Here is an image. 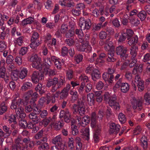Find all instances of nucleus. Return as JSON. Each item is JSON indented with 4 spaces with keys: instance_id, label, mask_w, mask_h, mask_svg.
I'll list each match as a JSON object with an SVG mask.
<instances>
[{
    "instance_id": "nucleus-1",
    "label": "nucleus",
    "mask_w": 150,
    "mask_h": 150,
    "mask_svg": "<svg viewBox=\"0 0 150 150\" xmlns=\"http://www.w3.org/2000/svg\"><path fill=\"white\" fill-rule=\"evenodd\" d=\"M103 113V111L101 110L99 112L98 116H97L96 113L94 112H93L91 115V126L92 128H94L95 132L93 134V138L96 142H98L99 140L101 130L100 125L97 123V119H102Z\"/></svg>"
},
{
    "instance_id": "nucleus-2",
    "label": "nucleus",
    "mask_w": 150,
    "mask_h": 150,
    "mask_svg": "<svg viewBox=\"0 0 150 150\" xmlns=\"http://www.w3.org/2000/svg\"><path fill=\"white\" fill-rule=\"evenodd\" d=\"M111 38H108L106 41V44L107 45L105 47V50L106 51L108 52V54L109 56L107 59V60L109 62H114L115 59L113 57L115 53V48L112 42L110 41Z\"/></svg>"
},
{
    "instance_id": "nucleus-3",
    "label": "nucleus",
    "mask_w": 150,
    "mask_h": 150,
    "mask_svg": "<svg viewBox=\"0 0 150 150\" xmlns=\"http://www.w3.org/2000/svg\"><path fill=\"white\" fill-rule=\"evenodd\" d=\"M30 61L33 62L32 66L33 67L40 70L44 68V65H42L40 62V59L36 54L33 55L30 59Z\"/></svg>"
},
{
    "instance_id": "nucleus-4",
    "label": "nucleus",
    "mask_w": 150,
    "mask_h": 150,
    "mask_svg": "<svg viewBox=\"0 0 150 150\" xmlns=\"http://www.w3.org/2000/svg\"><path fill=\"white\" fill-rule=\"evenodd\" d=\"M52 62H53L56 67L57 68H60L62 64L59 62V60L57 57L54 56L51 57V59L47 58L44 60V64L45 67L49 68L50 65L52 64Z\"/></svg>"
},
{
    "instance_id": "nucleus-5",
    "label": "nucleus",
    "mask_w": 150,
    "mask_h": 150,
    "mask_svg": "<svg viewBox=\"0 0 150 150\" xmlns=\"http://www.w3.org/2000/svg\"><path fill=\"white\" fill-rule=\"evenodd\" d=\"M33 109L35 112V113H31L29 115V118L31 119H34L33 122L36 123H38L40 120V118L37 116V114H39L40 112V108L38 107L36 104H34Z\"/></svg>"
},
{
    "instance_id": "nucleus-6",
    "label": "nucleus",
    "mask_w": 150,
    "mask_h": 150,
    "mask_svg": "<svg viewBox=\"0 0 150 150\" xmlns=\"http://www.w3.org/2000/svg\"><path fill=\"white\" fill-rule=\"evenodd\" d=\"M133 84L136 87V84L138 87L139 91H143L144 88V82L140 78L139 76L136 75L135 77V81H132Z\"/></svg>"
},
{
    "instance_id": "nucleus-7",
    "label": "nucleus",
    "mask_w": 150,
    "mask_h": 150,
    "mask_svg": "<svg viewBox=\"0 0 150 150\" xmlns=\"http://www.w3.org/2000/svg\"><path fill=\"white\" fill-rule=\"evenodd\" d=\"M127 48L124 47L123 46H120L117 47L116 49V52L117 55H120L122 60H125L127 57V55L126 54Z\"/></svg>"
},
{
    "instance_id": "nucleus-8",
    "label": "nucleus",
    "mask_w": 150,
    "mask_h": 150,
    "mask_svg": "<svg viewBox=\"0 0 150 150\" xmlns=\"http://www.w3.org/2000/svg\"><path fill=\"white\" fill-rule=\"evenodd\" d=\"M72 110L73 113H78L81 115L84 114L85 112V107L83 104L77 105L74 104L72 105Z\"/></svg>"
},
{
    "instance_id": "nucleus-9",
    "label": "nucleus",
    "mask_w": 150,
    "mask_h": 150,
    "mask_svg": "<svg viewBox=\"0 0 150 150\" xmlns=\"http://www.w3.org/2000/svg\"><path fill=\"white\" fill-rule=\"evenodd\" d=\"M79 25L82 30H88L90 27L91 22L89 19L86 21L84 18H81L79 19Z\"/></svg>"
},
{
    "instance_id": "nucleus-10",
    "label": "nucleus",
    "mask_w": 150,
    "mask_h": 150,
    "mask_svg": "<svg viewBox=\"0 0 150 150\" xmlns=\"http://www.w3.org/2000/svg\"><path fill=\"white\" fill-rule=\"evenodd\" d=\"M43 78V74L38 71L33 72L31 76V79L33 82L36 83Z\"/></svg>"
},
{
    "instance_id": "nucleus-11",
    "label": "nucleus",
    "mask_w": 150,
    "mask_h": 150,
    "mask_svg": "<svg viewBox=\"0 0 150 150\" xmlns=\"http://www.w3.org/2000/svg\"><path fill=\"white\" fill-rule=\"evenodd\" d=\"M60 117H64L65 122L67 123L71 121L72 118L70 113L67 109L66 110H61L60 113Z\"/></svg>"
},
{
    "instance_id": "nucleus-12",
    "label": "nucleus",
    "mask_w": 150,
    "mask_h": 150,
    "mask_svg": "<svg viewBox=\"0 0 150 150\" xmlns=\"http://www.w3.org/2000/svg\"><path fill=\"white\" fill-rule=\"evenodd\" d=\"M52 142L54 144H57L58 147H60L61 150H64V149H66V147L64 144H63L62 143V139L60 135H57L54 138L52 139Z\"/></svg>"
},
{
    "instance_id": "nucleus-13",
    "label": "nucleus",
    "mask_w": 150,
    "mask_h": 150,
    "mask_svg": "<svg viewBox=\"0 0 150 150\" xmlns=\"http://www.w3.org/2000/svg\"><path fill=\"white\" fill-rule=\"evenodd\" d=\"M111 73L109 71V73H104L103 75V79L107 83L112 84L113 83L114 76L110 74Z\"/></svg>"
},
{
    "instance_id": "nucleus-14",
    "label": "nucleus",
    "mask_w": 150,
    "mask_h": 150,
    "mask_svg": "<svg viewBox=\"0 0 150 150\" xmlns=\"http://www.w3.org/2000/svg\"><path fill=\"white\" fill-rule=\"evenodd\" d=\"M22 105L21 99L17 97L12 100L11 107L13 110H16Z\"/></svg>"
},
{
    "instance_id": "nucleus-15",
    "label": "nucleus",
    "mask_w": 150,
    "mask_h": 150,
    "mask_svg": "<svg viewBox=\"0 0 150 150\" xmlns=\"http://www.w3.org/2000/svg\"><path fill=\"white\" fill-rule=\"evenodd\" d=\"M90 117L86 115L82 118L78 119L79 124L80 126L85 127L90 122Z\"/></svg>"
},
{
    "instance_id": "nucleus-16",
    "label": "nucleus",
    "mask_w": 150,
    "mask_h": 150,
    "mask_svg": "<svg viewBox=\"0 0 150 150\" xmlns=\"http://www.w3.org/2000/svg\"><path fill=\"white\" fill-rule=\"evenodd\" d=\"M108 102L110 106L112 108L116 110H119L120 109L119 104L116 102L115 97H110Z\"/></svg>"
},
{
    "instance_id": "nucleus-17",
    "label": "nucleus",
    "mask_w": 150,
    "mask_h": 150,
    "mask_svg": "<svg viewBox=\"0 0 150 150\" xmlns=\"http://www.w3.org/2000/svg\"><path fill=\"white\" fill-rule=\"evenodd\" d=\"M15 112L17 117L19 118L23 119L25 118L26 115L24 112L23 108L21 106L15 110Z\"/></svg>"
},
{
    "instance_id": "nucleus-18",
    "label": "nucleus",
    "mask_w": 150,
    "mask_h": 150,
    "mask_svg": "<svg viewBox=\"0 0 150 150\" xmlns=\"http://www.w3.org/2000/svg\"><path fill=\"white\" fill-rule=\"evenodd\" d=\"M133 101L132 103L133 108L135 109L137 107L141 106L143 102V98L140 97L139 98L137 99H133Z\"/></svg>"
},
{
    "instance_id": "nucleus-19",
    "label": "nucleus",
    "mask_w": 150,
    "mask_h": 150,
    "mask_svg": "<svg viewBox=\"0 0 150 150\" xmlns=\"http://www.w3.org/2000/svg\"><path fill=\"white\" fill-rule=\"evenodd\" d=\"M120 128V125H116L114 123H111L110 125V133L112 134L115 132H118Z\"/></svg>"
},
{
    "instance_id": "nucleus-20",
    "label": "nucleus",
    "mask_w": 150,
    "mask_h": 150,
    "mask_svg": "<svg viewBox=\"0 0 150 150\" xmlns=\"http://www.w3.org/2000/svg\"><path fill=\"white\" fill-rule=\"evenodd\" d=\"M51 127L55 129L58 130L60 129L64 125V122L62 121H59L55 123L51 124Z\"/></svg>"
},
{
    "instance_id": "nucleus-21",
    "label": "nucleus",
    "mask_w": 150,
    "mask_h": 150,
    "mask_svg": "<svg viewBox=\"0 0 150 150\" xmlns=\"http://www.w3.org/2000/svg\"><path fill=\"white\" fill-rule=\"evenodd\" d=\"M136 67L134 68L133 71V73L134 74L136 75H139L142 71L143 65L142 64H137L136 66Z\"/></svg>"
},
{
    "instance_id": "nucleus-22",
    "label": "nucleus",
    "mask_w": 150,
    "mask_h": 150,
    "mask_svg": "<svg viewBox=\"0 0 150 150\" xmlns=\"http://www.w3.org/2000/svg\"><path fill=\"white\" fill-rule=\"evenodd\" d=\"M121 91L122 92L125 93L129 90V85L128 83H121Z\"/></svg>"
},
{
    "instance_id": "nucleus-23",
    "label": "nucleus",
    "mask_w": 150,
    "mask_h": 150,
    "mask_svg": "<svg viewBox=\"0 0 150 150\" xmlns=\"http://www.w3.org/2000/svg\"><path fill=\"white\" fill-rule=\"evenodd\" d=\"M81 132L82 133V134L85 137L86 139L88 140L89 138V130L88 127H86L85 128H83L81 129Z\"/></svg>"
},
{
    "instance_id": "nucleus-24",
    "label": "nucleus",
    "mask_w": 150,
    "mask_h": 150,
    "mask_svg": "<svg viewBox=\"0 0 150 150\" xmlns=\"http://www.w3.org/2000/svg\"><path fill=\"white\" fill-rule=\"evenodd\" d=\"M91 76L92 79L93 81H96L100 76L99 71L98 69H95L92 73Z\"/></svg>"
},
{
    "instance_id": "nucleus-25",
    "label": "nucleus",
    "mask_w": 150,
    "mask_h": 150,
    "mask_svg": "<svg viewBox=\"0 0 150 150\" xmlns=\"http://www.w3.org/2000/svg\"><path fill=\"white\" fill-rule=\"evenodd\" d=\"M30 46L31 48L35 49L41 44L40 41L38 40H31Z\"/></svg>"
},
{
    "instance_id": "nucleus-26",
    "label": "nucleus",
    "mask_w": 150,
    "mask_h": 150,
    "mask_svg": "<svg viewBox=\"0 0 150 150\" xmlns=\"http://www.w3.org/2000/svg\"><path fill=\"white\" fill-rule=\"evenodd\" d=\"M141 142L144 150H147L148 147L147 139L145 136H143L142 137L141 139Z\"/></svg>"
},
{
    "instance_id": "nucleus-27",
    "label": "nucleus",
    "mask_w": 150,
    "mask_h": 150,
    "mask_svg": "<svg viewBox=\"0 0 150 150\" xmlns=\"http://www.w3.org/2000/svg\"><path fill=\"white\" fill-rule=\"evenodd\" d=\"M138 51V48L137 46H133L130 48V54L133 58L137 56Z\"/></svg>"
},
{
    "instance_id": "nucleus-28",
    "label": "nucleus",
    "mask_w": 150,
    "mask_h": 150,
    "mask_svg": "<svg viewBox=\"0 0 150 150\" xmlns=\"http://www.w3.org/2000/svg\"><path fill=\"white\" fill-rule=\"evenodd\" d=\"M94 95L92 93H89L87 95V100L89 104L91 106L94 105V99L93 98Z\"/></svg>"
},
{
    "instance_id": "nucleus-29",
    "label": "nucleus",
    "mask_w": 150,
    "mask_h": 150,
    "mask_svg": "<svg viewBox=\"0 0 150 150\" xmlns=\"http://www.w3.org/2000/svg\"><path fill=\"white\" fill-rule=\"evenodd\" d=\"M50 80V81L52 82V88L51 90V91L52 92H54L57 89V87L55 86L58 82V79L57 78H54L53 79Z\"/></svg>"
},
{
    "instance_id": "nucleus-30",
    "label": "nucleus",
    "mask_w": 150,
    "mask_h": 150,
    "mask_svg": "<svg viewBox=\"0 0 150 150\" xmlns=\"http://www.w3.org/2000/svg\"><path fill=\"white\" fill-rule=\"evenodd\" d=\"M102 91H97L95 92L96 101L99 103L101 102L103 99V95H102Z\"/></svg>"
},
{
    "instance_id": "nucleus-31",
    "label": "nucleus",
    "mask_w": 150,
    "mask_h": 150,
    "mask_svg": "<svg viewBox=\"0 0 150 150\" xmlns=\"http://www.w3.org/2000/svg\"><path fill=\"white\" fill-rule=\"evenodd\" d=\"M128 41V44L129 45H135L137 43L138 41V37L137 35L134 37L131 38H129Z\"/></svg>"
},
{
    "instance_id": "nucleus-32",
    "label": "nucleus",
    "mask_w": 150,
    "mask_h": 150,
    "mask_svg": "<svg viewBox=\"0 0 150 150\" xmlns=\"http://www.w3.org/2000/svg\"><path fill=\"white\" fill-rule=\"evenodd\" d=\"M33 21V18L30 17L26 19H24L21 22V25L23 26H25L28 24H30Z\"/></svg>"
},
{
    "instance_id": "nucleus-33",
    "label": "nucleus",
    "mask_w": 150,
    "mask_h": 150,
    "mask_svg": "<svg viewBox=\"0 0 150 150\" xmlns=\"http://www.w3.org/2000/svg\"><path fill=\"white\" fill-rule=\"evenodd\" d=\"M9 29L7 28L4 31L1 32V33L0 38L2 40H4L5 38L8 37L9 35Z\"/></svg>"
},
{
    "instance_id": "nucleus-34",
    "label": "nucleus",
    "mask_w": 150,
    "mask_h": 150,
    "mask_svg": "<svg viewBox=\"0 0 150 150\" xmlns=\"http://www.w3.org/2000/svg\"><path fill=\"white\" fill-rule=\"evenodd\" d=\"M7 110V107L4 102H3L0 105V114H3Z\"/></svg>"
},
{
    "instance_id": "nucleus-35",
    "label": "nucleus",
    "mask_w": 150,
    "mask_h": 150,
    "mask_svg": "<svg viewBox=\"0 0 150 150\" xmlns=\"http://www.w3.org/2000/svg\"><path fill=\"white\" fill-rule=\"evenodd\" d=\"M32 86V84L31 83L27 82L25 83L21 87V90L25 91L27 89L30 88Z\"/></svg>"
},
{
    "instance_id": "nucleus-36",
    "label": "nucleus",
    "mask_w": 150,
    "mask_h": 150,
    "mask_svg": "<svg viewBox=\"0 0 150 150\" xmlns=\"http://www.w3.org/2000/svg\"><path fill=\"white\" fill-rule=\"evenodd\" d=\"M75 142L76 144V150H81L82 144L81 142L80 138L79 137H76L75 139Z\"/></svg>"
},
{
    "instance_id": "nucleus-37",
    "label": "nucleus",
    "mask_w": 150,
    "mask_h": 150,
    "mask_svg": "<svg viewBox=\"0 0 150 150\" xmlns=\"http://www.w3.org/2000/svg\"><path fill=\"white\" fill-rule=\"evenodd\" d=\"M129 20L131 24L135 26L138 25L140 23L139 20L134 17L129 18Z\"/></svg>"
},
{
    "instance_id": "nucleus-38",
    "label": "nucleus",
    "mask_w": 150,
    "mask_h": 150,
    "mask_svg": "<svg viewBox=\"0 0 150 150\" xmlns=\"http://www.w3.org/2000/svg\"><path fill=\"white\" fill-rule=\"evenodd\" d=\"M18 71L17 69L13 70L12 71L11 75V77L12 79L13 80H17L19 76Z\"/></svg>"
},
{
    "instance_id": "nucleus-39",
    "label": "nucleus",
    "mask_w": 150,
    "mask_h": 150,
    "mask_svg": "<svg viewBox=\"0 0 150 150\" xmlns=\"http://www.w3.org/2000/svg\"><path fill=\"white\" fill-rule=\"evenodd\" d=\"M59 4L64 7H71L73 6V3H66L64 1H62L60 0L59 2Z\"/></svg>"
},
{
    "instance_id": "nucleus-40",
    "label": "nucleus",
    "mask_w": 150,
    "mask_h": 150,
    "mask_svg": "<svg viewBox=\"0 0 150 150\" xmlns=\"http://www.w3.org/2000/svg\"><path fill=\"white\" fill-rule=\"evenodd\" d=\"M27 70L25 68H23L19 73V77L21 79H23L26 76L27 74Z\"/></svg>"
},
{
    "instance_id": "nucleus-41",
    "label": "nucleus",
    "mask_w": 150,
    "mask_h": 150,
    "mask_svg": "<svg viewBox=\"0 0 150 150\" xmlns=\"http://www.w3.org/2000/svg\"><path fill=\"white\" fill-rule=\"evenodd\" d=\"M146 13L144 11H140L137 14V16L141 21H144L146 17Z\"/></svg>"
},
{
    "instance_id": "nucleus-42",
    "label": "nucleus",
    "mask_w": 150,
    "mask_h": 150,
    "mask_svg": "<svg viewBox=\"0 0 150 150\" xmlns=\"http://www.w3.org/2000/svg\"><path fill=\"white\" fill-rule=\"evenodd\" d=\"M38 148L40 150H49L50 147L47 143L44 142L42 145L39 146Z\"/></svg>"
},
{
    "instance_id": "nucleus-43",
    "label": "nucleus",
    "mask_w": 150,
    "mask_h": 150,
    "mask_svg": "<svg viewBox=\"0 0 150 150\" xmlns=\"http://www.w3.org/2000/svg\"><path fill=\"white\" fill-rule=\"evenodd\" d=\"M69 93L71 96L72 100H74L77 99L78 97V93L76 90H71L70 91Z\"/></svg>"
},
{
    "instance_id": "nucleus-44",
    "label": "nucleus",
    "mask_w": 150,
    "mask_h": 150,
    "mask_svg": "<svg viewBox=\"0 0 150 150\" xmlns=\"http://www.w3.org/2000/svg\"><path fill=\"white\" fill-rule=\"evenodd\" d=\"M118 119L119 121L121 123H124L126 121V118L125 115L122 112H120L119 114Z\"/></svg>"
},
{
    "instance_id": "nucleus-45",
    "label": "nucleus",
    "mask_w": 150,
    "mask_h": 150,
    "mask_svg": "<svg viewBox=\"0 0 150 150\" xmlns=\"http://www.w3.org/2000/svg\"><path fill=\"white\" fill-rule=\"evenodd\" d=\"M35 90L39 92L40 94H42L44 93L43 87H42V85L40 83H39L35 88Z\"/></svg>"
},
{
    "instance_id": "nucleus-46",
    "label": "nucleus",
    "mask_w": 150,
    "mask_h": 150,
    "mask_svg": "<svg viewBox=\"0 0 150 150\" xmlns=\"http://www.w3.org/2000/svg\"><path fill=\"white\" fill-rule=\"evenodd\" d=\"M69 95L68 92L63 89L60 92L59 96L60 99H63L66 98Z\"/></svg>"
},
{
    "instance_id": "nucleus-47",
    "label": "nucleus",
    "mask_w": 150,
    "mask_h": 150,
    "mask_svg": "<svg viewBox=\"0 0 150 150\" xmlns=\"http://www.w3.org/2000/svg\"><path fill=\"white\" fill-rule=\"evenodd\" d=\"M143 61L150 65V54L149 53L146 54L144 56Z\"/></svg>"
},
{
    "instance_id": "nucleus-48",
    "label": "nucleus",
    "mask_w": 150,
    "mask_h": 150,
    "mask_svg": "<svg viewBox=\"0 0 150 150\" xmlns=\"http://www.w3.org/2000/svg\"><path fill=\"white\" fill-rule=\"evenodd\" d=\"M58 82H57V88L61 87L63 85V84L65 82V78L63 76H61L59 80L58 81Z\"/></svg>"
},
{
    "instance_id": "nucleus-49",
    "label": "nucleus",
    "mask_w": 150,
    "mask_h": 150,
    "mask_svg": "<svg viewBox=\"0 0 150 150\" xmlns=\"http://www.w3.org/2000/svg\"><path fill=\"white\" fill-rule=\"evenodd\" d=\"M47 138L46 137H43L42 139L40 140L36 141L35 142V144L36 145H42L44 142H47Z\"/></svg>"
},
{
    "instance_id": "nucleus-50",
    "label": "nucleus",
    "mask_w": 150,
    "mask_h": 150,
    "mask_svg": "<svg viewBox=\"0 0 150 150\" xmlns=\"http://www.w3.org/2000/svg\"><path fill=\"white\" fill-rule=\"evenodd\" d=\"M115 9V7L114 6H112L110 8H106L105 11V14L107 16L109 15V11L110 13H112L114 11Z\"/></svg>"
},
{
    "instance_id": "nucleus-51",
    "label": "nucleus",
    "mask_w": 150,
    "mask_h": 150,
    "mask_svg": "<svg viewBox=\"0 0 150 150\" xmlns=\"http://www.w3.org/2000/svg\"><path fill=\"white\" fill-rule=\"evenodd\" d=\"M86 46L87 45H85V44H82V43H81V44L80 45H79L77 44L76 47L77 49L79 51H84L86 50Z\"/></svg>"
},
{
    "instance_id": "nucleus-52",
    "label": "nucleus",
    "mask_w": 150,
    "mask_h": 150,
    "mask_svg": "<svg viewBox=\"0 0 150 150\" xmlns=\"http://www.w3.org/2000/svg\"><path fill=\"white\" fill-rule=\"evenodd\" d=\"M81 30L77 29L76 30L75 33L77 35L79 39L82 40L83 36V34L82 30Z\"/></svg>"
},
{
    "instance_id": "nucleus-53",
    "label": "nucleus",
    "mask_w": 150,
    "mask_h": 150,
    "mask_svg": "<svg viewBox=\"0 0 150 150\" xmlns=\"http://www.w3.org/2000/svg\"><path fill=\"white\" fill-rule=\"evenodd\" d=\"M144 99L146 104L148 105L150 104V93H146L144 96Z\"/></svg>"
},
{
    "instance_id": "nucleus-54",
    "label": "nucleus",
    "mask_w": 150,
    "mask_h": 150,
    "mask_svg": "<svg viewBox=\"0 0 150 150\" xmlns=\"http://www.w3.org/2000/svg\"><path fill=\"white\" fill-rule=\"evenodd\" d=\"M6 48V45L5 42L4 41L0 42V52H2L4 51Z\"/></svg>"
},
{
    "instance_id": "nucleus-55",
    "label": "nucleus",
    "mask_w": 150,
    "mask_h": 150,
    "mask_svg": "<svg viewBox=\"0 0 150 150\" xmlns=\"http://www.w3.org/2000/svg\"><path fill=\"white\" fill-rule=\"evenodd\" d=\"M50 122V120H49V118H48L45 119L41 121L40 124V125H42L45 127H46Z\"/></svg>"
},
{
    "instance_id": "nucleus-56",
    "label": "nucleus",
    "mask_w": 150,
    "mask_h": 150,
    "mask_svg": "<svg viewBox=\"0 0 150 150\" xmlns=\"http://www.w3.org/2000/svg\"><path fill=\"white\" fill-rule=\"evenodd\" d=\"M83 58V56L82 55L78 54L75 56L74 59L77 63H79L82 61Z\"/></svg>"
},
{
    "instance_id": "nucleus-57",
    "label": "nucleus",
    "mask_w": 150,
    "mask_h": 150,
    "mask_svg": "<svg viewBox=\"0 0 150 150\" xmlns=\"http://www.w3.org/2000/svg\"><path fill=\"white\" fill-rule=\"evenodd\" d=\"M1 78L4 79L6 83H8L10 78L9 77L6 73L0 74Z\"/></svg>"
},
{
    "instance_id": "nucleus-58",
    "label": "nucleus",
    "mask_w": 150,
    "mask_h": 150,
    "mask_svg": "<svg viewBox=\"0 0 150 150\" xmlns=\"http://www.w3.org/2000/svg\"><path fill=\"white\" fill-rule=\"evenodd\" d=\"M20 126L22 128H25L27 127L26 121L24 120L21 119L19 122Z\"/></svg>"
},
{
    "instance_id": "nucleus-59",
    "label": "nucleus",
    "mask_w": 150,
    "mask_h": 150,
    "mask_svg": "<svg viewBox=\"0 0 150 150\" xmlns=\"http://www.w3.org/2000/svg\"><path fill=\"white\" fill-rule=\"evenodd\" d=\"M79 80L84 83L87 82L88 81V77L84 74L81 75L79 77Z\"/></svg>"
},
{
    "instance_id": "nucleus-60",
    "label": "nucleus",
    "mask_w": 150,
    "mask_h": 150,
    "mask_svg": "<svg viewBox=\"0 0 150 150\" xmlns=\"http://www.w3.org/2000/svg\"><path fill=\"white\" fill-rule=\"evenodd\" d=\"M126 35V38L127 40H129V38H131L133 35V32L130 29L127 30L126 33H125Z\"/></svg>"
},
{
    "instance_id": "nucleus-61",
    "label": "nucleus",
    "mask_w": 150,
    "mask_h": 150,
    "mask_svg": "<svg viewBox=\"0 0 150 150\" xmlns=\"http://www.w3.org/2000/svg\"><path fill=\"white\" fill-rule=\"evenodd\" d=\"M28 50L27 47H22L19 51V54L22 56L24 55L26 53Z\"/></svg>"
},
{
    "instance_id": "nucleus-62",
    "label": "nucleus",
    "mask_w": 150,
    "mask_h": 150,
    "mask_svg": "<svg viewBox=\"0 0 150 150\" xmlns=\"http://www.w3.org/2000/svg\"><path fill=\"white\" fill-rule=\"evenodd\" d=\"M67 25L65 24H63L61 26L60 31L62 33H65L68 30Z\"/></svg>"
},
{
    "instance_id": "nucleus-63",
    "label": "nucleus",
    "mask_w": 150,
    "mask_h": 150,
    "mask_svg": "<svg viewBox=\"0 0 150 150\" xmlns=\"http://www.w3.org/2000/svg\"><path fill=\"white\" fill-rule=\"evenodd\" d=\"M72 131L71 133L73 135H76L78 132V131L77 129V127L74 125H71Z\"/></svg>"
},
{
    "instance_id": "nucleus-64",
    "label": "nucleus",
    "mask_w": 150,
    "mask_h": 150,
    "mask_svg": "<svg viewBox=\"0 0 150 150\" xmlns=\"http://www.w3.org/2000/svg\"><path fill=\"white\" fill-rule=\"evenodd\" d=\"M121 83L120 82H117L115 84L113 88V90L114 92H116L119 90L120 87L121 86Z\"/></svg>"
}]
</instances>
